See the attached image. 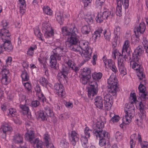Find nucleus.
<instances>
[{
  "label": "nucleus",
  "mask_w": 148,
  "mask_h": 148,
  "mask_svg": "<svg viewBox=\"0 0 148 148\" xmlns=\"http://www.w3.org/2000/svg\"><path fill=\"white\" fill-rule=\"evenodd\" d=\"M90 31V26L89 25H85L81 29V32L84 35L88 34Z\"/></svg>",
  "instance_id": "obj_37"
},
{
  "label": "nucleus",
  "mask_w": 148,
  "mask_h": 148,
  "mask_svg": "<svg viewBox=\"0 0 148 148\" xmlns=\"http://www.w3.org/2000/svg\"><path fill=\"white\" fill-rule=\"evenodd\" d=\"M38 114V117L40 118L42 121L47 120V118L48 116L42 110H40L37 112Z\"/></svg>",
  "instance_id": "obj_35"
},
{
  "label": "nucleus",
  "mask_w": 148,
  "mask_h": 148,
  "mask_svg": "<svg viewBox=\"0 0 148 148\" xmlns=\"http://www.w3.org/2000/svg\"><path fill=\"white\" fill-rule=\"evenodd\" d=\"M8 112L12 116H14L16 114V112L15 109L13 108H11L8 109Z\"/></svg>",
  "instance_id": "obj_56"
},
{
  "label": "nucleus",
  "mask_w": 148,
  "mask_h": 148,
  "mask_svg": "<svg viewBox=\"0 0 148 148\" xmlns=\"http://www.w3.org/2000/svg\"><path fill=\"white\" fill-rule=\"evenodd\" d=\"M35 90L36 92V95L38 97V100L42 103H47V100L42 92L40 86L39 85H36V88Z\"/></svg>",
  "instance_id": "obj_17"
},
{
  "label": "nucleus",
  "mask_w": 148,
  "mask_h": 148,
  "mask_svg": "<svg viewBox=\"0 0 148 148\" xmlns=\"http://www.w3.org/2000/svg\"><path fill=\"white\" fill-rule=\"evenodd\" d=\"M92 132V130H91L88 127H86L85 128L84 131V135H83L89 138L90 136V133Z\"/></svg>",
  "instance_id": "obj_48"
},
{
  "label": "nucleus",
  "mask_w": 148,
  "mask_h": 148,
  "mask_svg": "<svg viewBox=\"0 0 148 148\" xmlns=\"http://www.w3.org/2000/svg\"><path fill=\"white\" fill-rule=\"evenodd\" d=\"M104 38L106 40L109 41L111 37V33L109 30L107 31L105 30L103 32Z\"/></svg>",
  "instance_id": "obj_45"
},
{
  "label": "nucleus",
  "mask_w": 148,
  "mask_h": 148,
  "mask_svg": "<svg viewBox=\"0 0 148 148\" xmlns=\"http://www.w3.org/2000/svg\"><path fill=\"white\" fill-rule=\"evenodd\" d=\"M89 84L90 86L88 89V96L91 99H93V97L96 95L98 92V84H94L91 81H89Z\"/></svg>",
  "instance_id": "obj_12"
},
{
  "label": "nucleus",
  "mask_w": 148,
  "mask_h": 148,
  "mask_svg": "<svg viewBox=\"0 0 148 148\" xmlns=\"http://www.w3.org/2000/svg\"><path fill=\"white\" fill-rule=\"evenodd\" d=\"M12 130L11 127L8 124L1 126L0 128V136L3 138H5L7 133L11 132Z\"/></svg>",
  "instance_id": "obj_15"
},
{
  "label": "nucleus",
  "mask_w": 148,
  "mask_h": 148,
  "mask_svg": "<svg viewBox=\"0 0 148 148\" xmlns=\"http://www.w3.org/2000/svg\"><path fill=\"white\" fill-rule=\"evenodd\" d=\"M71 69L75 73L77 72L79 69V68L76 66L75 64L72 65Z\"/></svg>",
  "instance_id": "obj_63"
},
{
  "label": "nucleus",
  "mask_w": 148,
  "mask_h": 148,
  "mask_svg": "<svg viewBox=\"0 0 148 148\" xmlns=\"http://www.w3.org/2000/svg\"><path fill=\"white\" fill-rule=\"evenodd\" d=\"M103 31V30L101 28H98L94 32L92 35V38L94 40H96L100 37L101 36V34L102 33Z\"/></svg>",
  "instance_id": "obj_33"
},
{
  "label": "nucleus",
  "mask_w": 148,
  "mask_h": 148,
  "mask_svg": "<svg viewBox=\"0 0 148 148\" xmlns=\"http://www.w3.org/2000/svg\"><path fill=\"white\" fill-rule=\"evenodd\" d=\"M64 47V46L61 45L54 49L52 51L53 54L51 56H53L57 60L60 61L61 58L63 57L66 53Z\"/></svg>",
  "instance_id": "obj_10"
},
{
  "label": "nucleus",
  "mask_w": 148,
  "mask_h": 148,
  "mask_svg": "<svg viewBox=\"0 0 148 148\" xmlns=\"http://www.w3.org/2000/svg\"><path fill=\"white\" fill-rule=\"evenodd\" d=\"M129 44L130 42L128 40H126L124 42V44L123 46V48L122 50V54L121 53H119V56H123V58L125 60V61L126 60V59L127 58V57L126 56V55L124 54V53H125V50L128 49H131L129 47Z\"/></svg>",
  "instance_id": "obj_22"
},
{
  "label": "nucleus",
  "mask_w": 148,
  "mask_h": 148,
  "mask_svg": "<svg viewBox=\"0 0 148 148\" xmlns=\"http://www.w3.org/2000/svg\"><path fill=\"white\" fill-rule=\"evenodd\" d=\"M133 102H129L125 105L126 108L125 109V114L123 116V123L125 124H128L131 122V119L135 113V109Z\"/></svg>",
  "instance_id": "obj_4"
},
{
  "label": "nucleus",
  "mask_w": 148,
  "mask_h": 148,
  "mask_svg": "<svg viewBox=\"0 0 148 148\" xmlns=\"http://www.w3.org/2000/svg\"><path fill=\"white\" fill-rule=\"evenodd\" d=\"M138 118L139 119V122H137V125L138 126L141 125L142 124V121L143 119L145 118L146 115H141V114H138Z\"/></svg>",
  "instance_id": "obj_53"
},
{
  "label": "nucleus",
  "mask_w": 148,
  "mask_h": 148,
  "mask_svg": "<svg viewBox=\"0 0 148 148\" xmlns=\"http://www.w3.org/2000/svg\"><path fill=\"white\" fill-rule=\"evenodd\" d=\"M91 72L90 69L87 68H84L82 73V77H86L87 79H90L91 77Z\"/></svg>",
  "instance_id": "obj_24"
},
{
  "label": "nucleus",
  "mask_w": 148,
  "mask_h": 148,
  "mask_svg": "<svg viewBox=\"0 0 148 148\" xmlns=\"http://www.w3.org/2000/svg\"><path fill=\"white\" fill-rule=\"evenodd\" d=\"M94 104L96 107L101 109H103V98L100 96H97L94 99Z\"/></svg>",
  "instance_id": "obj_21"
},
{
  "label": "nucleus",
  "mask_w": 148,
  "mask_h": 148,
  "mask_svg": "<svg viewBox=\"0 0 148 148\" xmlns=\"http://www.w3.org/2000/svg\"><path fill=\"white\" fill-rule=\"evenodd\" d=\"M50 26L47 22H43L42 29L44 33L45 38L47 42L49 43V39L53 36L54 32L50 27Z\"/></svg>",
  "instance_id": "obj_8"
},
{
  "label": "nucleus",
  "mask_w": 148,
  "mask_h": 148,
  "mask_svg": "<svg viewBox=\"0 0 148 148\" xmlns=\"http://www.w3.org/2000/svg\"><path fill=\"white\" fill-rule=\"evenodd\" d=\"M125 52H126L127 56L129 57V59H131V53L132 52V51H131V49H127L126 50H125V53H124V54H125Z\"/></svg>",
  "instance_id": "obj_62"
},
{
  "label": "nucleus",
  "mask_w": 148,
  "mask_h": 148,
  "mask_svg": "<svg viewBox=\"0 0 148 148\" xmlns=\"http://www.w3.org/2000/svg\"><path fill=\"white\" fill-rule=\"evenodd\" d=\"M141 101H142L145 104L148 102V92H147L142 93L139 95Z\"/></svg>",
  "instance_id": "obj_34"
},
{
  "label": "nucleus",
  "mask_w": 148,
  "mask_h": 148,
  "mask_svg": "<svg viewBox=\"0 0 148 148\" xmlns=\"http://www.w3.org/2000/svg\"><path fill=\"white\" fill-rule=\"evenodd\" d=\"M39 82L40 84L43 87H46L49 82L44 77H42L39 79Z\"/></svg>",
  "instance_id": "obj_39"
},
{
  "label": "nucleus",
  "mask_w": 148,
  "mask_h": 148,
  "mask_svg": "<svg viewBox=\"0 0 148 148\" xmlns=\"http://www.w3.org/2000/svg\"><path fill=\"white\" fill-rule=\"evenodd\" d=\"M88 138H87L82 135L80 138L82 145V146L84 148L88 147L89 146L88 143Z\"/></svg>",
  "instance_id": "obj_31"
},
{
  "label": "nucleus",
  "mask_w": 148,
  "mask_h": 148,
  "mask_svg": "<svg viewBox=\"0 0 148 148\" xmlns=\"http://www.w3.org/2000/svg\"><path fill=\"white\" fill-rule=\"evenodd\" d=\"M14 142L15 143L20 144V146L21 147V145L23 143V137L20 134H17L14 136L13 138Z\"/></svg>",
  "instance_id": "obj_30"
},
{
  "label": "nucleus",
  "mask_w": 148,
  "mask_h": 148,
  "mask_svg": "<svg viewBox=\"0 0 148 148\" xmlns=\"http://www.w3.org/2000/svg\"><path fill=\"white\" fill-rule=\"evenodd\" d=\"M120 118L119 116L118 115H115L112 117L111 119V120L113 122H117L120 119Z\"/></svg>",
  "instance_id": "obj_60"
},
{
  "label": "nucleus",
  "mask_w": 148,
  "mask_h": 148,
  "mask_svg": "<svg viewBox=\"0 0 148 148\" xmlns=\"http://www.w3.org/2000/svg\"><path fill=\"white\" fill-rule=\"evenodd\" d=\"M21 77L22 82L28 81L27 74V71H23L21 74Z\"/></svg>",
  "instance_id": "obj_52"
},
{
  "label": "nucleus",
  "mask_w": 148,
  "mask_h": 148,
  "mask_svg": "<svg viewBox=\"0 0 148 148\" xmlns=\"http://www.w3.org/2000/svg\"><path fill=\"white\" fill-rule=\"evenodd\" d=\"M36 146L34 147H36L37 148H43L42 147V143L40 140H38L36 142Z\"/></svg>",
  "instance_id": "obj_59"
},
{
  "label": "nucleus",
  "mask_w": 148,
  "mask_h": 148,
  "mask_svg": "<svg viewBox=\"0 0 148 148\" xmlns=\"http://www.w3.org/2000/svg\"><path fill=\"white\" fill-rule=\"evenodd\" d=\"M112 94H107L104 97V104L105 107L106 109H108L109 107H111L113 104L112 101Z\"/></svg>",
  "instance_id": "obj_16"
},
{
  "label": "nucleus",
  "mask_w": 148,
  "mask_h": 148,
  "mask_svg": "<svg viewBox=\"0 0 148 148\" xmlns=\"http://www.w3.org/2000/svg\"><path fill=\"white\" fill-rule=\"evenodd\" d=\"M131 40L132 43L136 44L138 42L140 39L139 38L132 37Z\"/></svg>",
  "instance_id": "obj_61"
},
{
  "label": "nucleus",
  "mask_w": 148,
  "mask_h": 148,
  "mask_svg": "<svg viewBox=\"0 0 148 148\" xmlns=\"http://www.w3.org/2000/svg\"><path fill=\"white\" fill-rule=\"evenodd\" d=\"M77 49L79 50V51H75V52H79V54L81 55L84 60L81 63V65H82L85 62H86L89 60L91 56V54L92 53V48H89L88 49V50L86 51H82V53L80 50L78 49L79 48L77 46Z\"/></svg>",
  "instance_id": "obj_11"
},
{
  "label": "nucleus",
  "mask_w": 148,
  "mask_h": 148,
  "mask_svg": "<svg viewBox=\"0 0 148 148\" xmlns=\"http://www.w3.org/2000/svg\"><path fill=\"white\" fill-rule=\"evenodd\" d=\"M19 106L21 109L20 110L21 114L24 116L26 115L28 117V105L26 104H20Z\"/></svg>",
  "instance_id": "obj_25"
},
{
  "label": "nucleus",
  "mask_w": 148,
  "mask_h": 148,
  "mask_svg": "<svg viewBox=\"0 0 148 148\" xmlns=\"http://www.w3.org/2000/svg\"><path fill=\"white\" fill-rule=\"evenodd\" d=\"M2 25L3 28L1 29L0 32L2 40L0 42V54L5 51L11 52L12 51L13 48L10 40V34L7 29L8 27L6 20L2 21Z\"/></svg>",
  "instance_id": "obj_3"
},
{
  "label": "nucleus",
  "mask_w": 148,
  "mask_h": 148,
  "mask_svg": "<svg viewBox=\"0 0 148 148\" xmlns=\"http://www.w3.org/2000/svg\"><path fill=\"white\" fill-rule=\"evenodd\" d=\"M78 136V134L75 131H72L71 132L70 137L71 138V140H78L79 139Z\"/></svg>",
  "instance_id": "obj_50"
},
{
  "label": "nucleus",
  "mask_w": 148,
  "mask_h": 148,
  "mask_svg": "<svg viewBox=\"0 0 148 148\" xmlns=\"http://www.w3.org/2000/svg\"><path fill=\"white\" fill-rule=\"evenodd\" d=\"M121 28L120 26L117 25H115L113 33L116 40L117 38L120 37L119 36L121 34Z\"/></svg>",
  "instance_id": "obj_28"
},
{
  "label": "nucleus",
  "mask_w": 148,
  "mask_h": 148,
  "mask_svg": "<svg viewBox=\"0 0 148 148\" xmlns=\"http://www.w3.org/2000/svg\"><path fill=\"white\" fill-rule=\"evenodd\" d=\"M94 17L93 16H90L86 17L85 21L87 23L88 25H90L93 23Z\"/></svg>",
  "instance_id": "obj_51"
},
{
  "label": "nucleus",
  "mask_w": 148,
  "mask_h": 148,
  "mask_svg": "<svg viewBox=\"0 0 148 148\" xmlns=\"http://www.w3.org/2000/svg\"><path fill=\"white\" fill-rule=\"evenodd\" d=\"M44 110L43 111L49 117H51L53 115V111L49 107L47 106H45L44 107Z\"/></svg>",
  "instance_id": "obj_38"
},
{
  "label": "nucleus",
  "mask_w": 148,
  "mask_h": 148,
  "mask_svg": "<svg viewBox=\"0 0 148 148\" xmlns=\"http://www.w3.org/2000/svg\"><path fill=\"white\" fill-rule=\"evenodd\" d=\"M145 24L143 22H141L139 24V26H137L136 28L138 33L140 32L141 34H143L145 31Z\"/></svg>",
  "instance_id": "obj_29"
},
{
  "label": "nucleus",
  "mask_w": 148,
  "mask_h": 148,
  "mask_svg": "<svg viewBox=\"0 0 148 148\" xmlns=\"http://www.w3.org/2000/svg\"><path fill=\"white\" fill-rule=\"evenodd\" d=\"M89 43L88 42L85 40H82L78 42L76 44V45L79 48L78 49H79L80 48L82 51H86L89 49V48H91L89 47Z\"/></svg>",
  "instance_id": "obj_18"
},
{
  "label": "nucleus",
  "mask_w": 148,
  "mask_h": 148,
  "mask_svg": "<svg viewBox=\"0 0 148 148\" xmlns=\"http://www.w3.org/2000/svg\"><path fill=\"white\" fill-rule=\"evenodd\" d=\"M58 79L60 83L65 84L67 83L68 77H67L66 75L63 74L62 73H59L58 74Z\"/></svg>",
  "instance_id": "obj_23"
},
{
  "label": "nucleus",
  "mask_w": 148,
  "mask_h": 148,
  "mask_svg": "<svg viewBox=\"0 0 148 148\" xmlns=\"http://www.w3.org/2000/svg\"><path fill=\"white\" fill-rule=\"evenodd\" d=\"M104 8V11L101 14L98 13L95 18L96 21L98 23H102L103 21L108 20L110 16L112 18L114 15L113 11H110L108 9Z\"/></svg>",
  "instance_id": "obj_7"
},
{
  "label": "nucleus",
  "mask_w": 148,
  "mask_h": 148,
  "mask_svg": "<svg viewBox=\"0 0 148 148\" xmlns=\"http://www.w3.org/2000/svg\"><path fill=\"white\" fill-rule=\"evenodd\" d=\"M62 32L63 36H70L65 42V45L69 49L73 51H79L76 44L79 41V36L77 35L78 30L75 25L72 24L68 27H63Z\"/></svg>",
  "instance_id": "obj_1"
},
{
  "label": "nucleus",
  "mask_w": 148,
  "mask_h": 148,
  "mask_svg": "<svg viewBox=\"0 0 148 148\" xmlns=\"http://www.w3.org/2000/svg\"><path fill=\"white\" fill-rule=\"evenodd\" d=\"M108 82L110 86L108 88V92L113 96H116V92L119 90V88L117 85L118 83L115 79V77H112L111 76L108 80Z\"/></svg>",
  "instance_id": "obj_6"
},
{
  "label": "nucleus",
  "mask_w": 148,
  "mask_h": 148,
  "mask_svg": "<svg viewBox=\"0 0 148 148\" xmlns=\"http://www.w3.org/2000/svg\"><path fill=\"white\" fill-rule=\"evenodd\" d=\"M37 48V46L35 45H33L30 46L28 48V56H33L34 54V50Z\"/></svg>",
  "instance_id": "obj_40"
},
{
  "label": "nucleus",
  "mask_w": 148,
  "mask_h": 148,
  "mask_svg": "<svg viewBox=\"0 0 148 148\" xmlns=\"http://www.w3.org/2000/svg\"><path fill=\"white\" fill-rule=\"evenodd\" d=\"M92 79L91 78L89 81H91L94 84H98L99 82V80L101 79L102 76V74L101 72H95L92 74Z\"/></svg>",
  "instance_id": "obj_19"
},
{
  "label": "nucleus",
  "mask_w": 148,
  "mask_h": 148,
  "mask_svg": "<svg viewBox=\"0 0 148 148\" xmlns=\"http://www.w3.org/2000/svg\"><path fill=\"white\" fill-rule=\"evenodd\" d=\"M34 33L37 37L41 40L43 41L44 40L42 38V34L40 32L38 27H36L34 29Z\"/></svg>",
  "instance_id": "obj_36"
},
{
  "label": "nucleus",
  "mask_w": 148,
  "mask_h": 148,
  "mask_svg": "<svg viewBox=\"0 0 148 148\" xmlns=\"http://www.w3.org/2000/svg\"><path fill=\"white\" fill-rule=\"evenodd\" d=\"M119 69L120 73L123 75L126 74V69L125 67L124 60L123 59L120 58L118 61Z\"/></svg>",
  "instance_id": "obj_20"
},
{
  "label": "nucleus",
  "mask_w": 148,
  "mask_h": 148,
  "mask_svg": "<svg viewBox=\"0 0 148 148\" xmlns=\"http://www.w3.org/2000/svg\"><path fill=\"white\" fill-rule=\"evenodd\" d=\"M140 83V84L139 85L138 88L139 90V95L147 92L146 91V87L143 84H142L141 82Z\"/></svg>",
  "instance_id": "obj_46"
},
{
  "label": "nucleus",
  "mask_w": 148,
  "mask_h": 148,
  "mask_svg": "<svg viewBox=\"0 0 148 148\" xmlns=\"http://www.w3.org/2000/svg\"><path fill=\"white\" fill-rule=\"evenodd\" d=\"M138 142L140 143L141 148H148V143L145 141L143 142L141 138H138Z\"/></svg>",
  "instance_id": "obj_42"
},
{
  "label": "nucleus",
  "mask_w": 148,
  "mask_h": 148,
  "mask_svg": "<svg viewBox=\"0 0 148 148\" xmlns=\"http://www.w3.org/2000/svg\"><path fill=\"white\" fill-rule=\"evenodd\" d=\"M10 80L7 75H2L1 82L4 85L8 84L10 82Z\"/></svg>",
  "instance_id": "obj_44"
},
{
  "label": "nucleus",
  "mask_w": 148,
  "mask_h": 148,
  "mask_svg": "<svg viewBox=\"0 0 148 148\" xmlns=\"http://www.w3.org/2000/svg\"><path fill=\"white\" fill-rule=\"evenodd\" d=\"M43 10L44 13L45 14L49 15H52V11L48 6H44L43 8Z\"/></svg>",
  "instance_id": "obj_49"
},
{
  "label": "nucleus",
  "mask_w": 148,
  "mask_h": 148,
  "mask_svg": "<svg viewBox=\"0 0 148 148\" xmlns=\"http://www.w3.org/2000/svg\"><path fill=\"white\" fill-rule=\"evenodd\" d=\"M84 3V7H86L89 5H90V3L92 0H82Z\"/></svg>",
  "instance_id": "obj_58"
},
{
  "label": "nucleus",
  "mask_w": 148,
  "mask_h": 148,
  "mask_svg": "<svg viewBox=\"0 0 148 148\" xmlns=\"http://www.w3.org/2000/svg\"><path fill=\"white\" fill-rule=\"evenodd\" d=\"M144 52V49L142 46H138L132 54V61L131 62H133L132 68L137 71V75L140 80L145 78L144 69L140 59V56Z\"/></svg>",
  "instance_id": "obj_2"
},
{
  "label": "nucleus",
  "mask_w": 148,
  "mask_h": 148,
  "mask_svg": "<svg viewBox=\"0 0 148 148\" xmlns=\"http://www.w3.org/2000/svg\"><path fill=\"white\" fill-rule=\"evenodd\" d=\"M69 144L65 139L61 140L60 142V145L61 147L64 148H66L69 146Z\"/></svg>",
  "instance_id": "obj_47"
},
{
  "label": "nucleus",
  "mask_w": 148,
  "mask_h": 148,
  "mask_svg": "<svg viewBox=\"0 0 148 148\" xmlns=\"http://www.w3.org/2000/svg\"><path fill=\"white\" fill-rule=\"evenodd\" d=\"M109 141V139L99 138V144L101 147L105 146L106 144L107 146L110 147V145Z\"/></svg>",
  "instance_id": "obj_27"
},
{
  "label": "nucleus",
  "mask_w": 148,
  "mask_h": 148,
  "mask_svg": "<svg viewBox=\"0 0 148 148\" xmlns=\"http://www.w3.org/2000/svg\"><path fill=\"white\" fill-rule=\"evenodd\" d=\"M104 124L101 120L99 119L97 121L96 125L95 128L93 130L92 132L95 136L99 138H110V135L108 133L102 129L104 127Z\"/></svg>",
  "instance_id": "obj_5"
},
{
  "label": "nucleus",
  "mask_w": 148,
  "mask_h": 148,
  "mask_svg": "<svg viewBox=\"0 0 148 148\" xmlns=\"http://www.w3.org/2000/svg\"><path fill=\"white\" fill-rule=\"evenodd\" d=\"M115 137L116 140L118 141L120 140L122 138L121 133L119 131L116 132L115 134Z\"/></svg>",
  "instance_id": "obj_54"
},
{
  "label": "nucleus",
  "mask_w": 148,
  "mask_h": 148,
  "mask_svg": "<svg viewBox=\"0 0 148 148\" xmlns=\"http://www.w3.org/2000/svg\"><path fill=\"white\" fill-rule=\"evenodd\" d=\"M39 101L36 100L32 101L31 102V106L33 108H36L39 106L40 104Z\"/></svg>",
  "instance_id": "obj_55"
},
{
  "label": "nucleus",
  "mask_w": 148,
  "mask_h": 148,
  "mask_svg": "<svg viewBox=\"0 0 148 148\" xmlns=\"http://www.w3.org/2000/svg\"><path fill=\"white\" fill-rule=\"evenodd\" d=\"M64 104L66 107L68 108H71L73 107V104L71 102L66 101Z\"/></svg>",
  "instance_id": "obj_64"
},
{
  "label": "nucleus",
  "mask_w": 148,
  "mask_h": 148,
  "mask_svg": "<svg viewBox=\"0 0 148 148\" xmlns=\"http://www.w3.org/2000/svg\"><path fill=\"white\" fill-rule=\"evenodd\" d=\"M36 137L34 129L31 128L28 130V141L34 147H35L36 141L39 140L38 138Z\"/></svg>",
  "instance_id": "obj_13"
},
{
  "label": "nucleus",
  "mask_w": 148,
  "mask_h": 148,
  "mask_svg": "<svg viewBox=\"0 0 148 148\" xmlns=\"http://www.w3.org/2000/svg\"><path fill=\"white\" fill-rule=\"evenodd\" d=\"M57 60L53 56H51L50 57L49 66L54 69H56V66L57 63Z\"/></svg>",
  "instance_id": "obj_26"
},
{
  "label": "nucleus",
  "mask_w": 148,
  "mask_h": 148,
  "mask_svg": "<svg viewBox=\"0 0 148 148\" xmlns=\"http://www.w3.org/2000/svg\"><path fill=\"white\" fill-rule=\"evenodd\" d=\"M117 1L116 14L120 16L122 15V7L125 9H127L129 5V0H117Z\"/></svg>",
  "instance_id": "obj_9"
},
{
  "label": "nucleus",
  "mask_w": 148,
  "mask_h": 148,
  "mask_svg": "<svg viewBox=\"0 0 148 148\" xmlns=\"http://www.w3.org/2000/svg\"><path fill=\"white\" fill-rule=\"evenodd\" d=\"M108 63L109 67L113 72L116 73L118 71L115 65V63L111 59L108 60Z\"/></svg>",
  "instance_id": "obj_32"
},
{
  "label": "nucleus",
  "mask_w": 148,
  "mask_h": 148,
  "mask_svg": "<svg viewBox=\"0 0 148 148\" xmlns=\"http://www.w3.org/2000/svg\"><path fill=\"white\" fill-rule=\"evenodd\" d=\"M69 69L68 67L66 66L65 65L63 66L59 73H62L63 74L67 75L70 72Z\"/></svg>",
  "instance_id": "obj_43"
},
{
  "label": "nucleus",
  "mask_w": 148,
  "mask_h": 148,
  "mask_svg": "<svg viewBox=\"0 0 148 148\" xmlns=\"http://www.w3.org/2000/svg\"><path fill=\"white\" fill-rule=\"evenodd\" d=\"M56 18L57 21L60 25L62 23V21L64 20L63 15L62 13L60 12L58 13L56 15Z\"/></svg>",
  "instance_id": "obj_41"
},
{
  "label": "nucleus",
  "mask_w": 148,
  "mask_h": 148,
  "mask_svg": "<svg viewBox=\"0 0 148 148\" xmlns=\"http://www.w3.org/2000/svg\"><path fill=\"white\" fill-rule=\"evenodd\" d=\"M49 138L48 136V134H45L44 135V139L45 140V143L46 144V146H48V144L49 143Z\"/></svg>",
  "instance_id": "obj_57"
},
{
  "label": "nucleus",
  "mask_w": 148,
  "mask_h": 148,
  "mask_svg": "<svg viewBox=\"0 0 148 148\" xmlns=\"http://www.w3.org/2000/svg\"><path fill=\"white\" fill-rule=\"evenodd\" d=\"M54 88L56 90L57 94L59 96L63 97L64 96L65 92L64 90V87L63 86L62 84L56 83L54 86Z\"/></svg>",
  "instance_id": "obj_14"
}]
</instances>
